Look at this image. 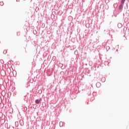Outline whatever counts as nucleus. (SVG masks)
<instances>
[{"label": "nucleus", "mask_w": 129, "mask_h": 129, "mask_svg": "<svg viewBox=\"0 0 129 129\" xmlns=\"http://www.w3.org/2000/svg\"><path fill=\"white\" fill-rule=\"evenodd\" d=\"M40 102H41V100H36L35 101V103H37V104H39V103H40Z\"/></svg>", "instance_id": "nucleus-1"}, {"label": "nucleus", "mask_w": 129, "mask_h": 129, "mask_svg": "<svg viewBox=\"0 0 129 129\" xmlns=\"http://www.w3.org/2000/svg\"><path fill=\"white\" fill-rule=\"evenodd\" d=\"M122 9V6L120 5V6H119V9L120 10V9Z\"/></svg>", "instance_id": "nucleus-3"}, {"label": "nucleus", "mask_w": 129, "mask_h": 129, "mask_svg": "<svg viewBox=\"0 0 129 129\" xmlns=\"http://www.w3.org/2000/svg\"><path fill=\"white\" fill-rule=\"evenodd\" d=\"M1 63H2V64H4V60H1Z\"/></svg>", "instance_id": "nucleus-5"}, {"label": "nucleus", "mask_w": 129, "mask_h": 129, "mask_svg": "<svg viewBox=\"0 0 129 129\" xmlns=\"http://www.w3.org/2000/svg\"><path fill=\"white\" fill-rule=\"evenodd\" d=\"M4 53L6 54L7 53V50H5L4 51Z\"/></svg>", "instance_id": "nucleus-4"}, {"label": "nucleus", "mask_w": 129, "mask_h": 129, "mask_svg": "<svg viewBox=\"0 0 129 129\" xmlns=\"http://www.w3.org/2000/svg\"><path fill=\"white\" fill-rule=\"evenodd\" d=\"M125 1V0H121V3L122 4H124Z\"/></svg>", "instance_id": "nucleus-2"}]
</instances>
